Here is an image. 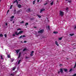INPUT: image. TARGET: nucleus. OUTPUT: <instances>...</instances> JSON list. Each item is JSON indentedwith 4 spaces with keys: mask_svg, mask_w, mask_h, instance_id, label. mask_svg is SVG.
I'll return each mask as SVG.
<instances>
[{
    "mask_svg": "<svg viewBox=\"0 0 76 76\" xmlns=\"http://www.w3.org/2000/svg\"><path fill=\"white\" fill-rule=\"evenodd\" d=\"M64 15V12L63 11H60L59 15L61 17H63V15Z\"/></svg>",
    "mask_w": 76,
    "mask_h": 76,
    "instance_id": "obj_1",
    "label": "nucleus"
},
{
    "mask_svg": "<svg viewBox=\"0 0 76 76\" xmlns=\"http://www.w3.org/2000/svg\"><path fill=\"white\" fill-rule=\"evenodd\" d=\"M44 29L38 31V33L39 34H42L44 32Z\"/></svg>",
    "mask_w": 76,
    "mask_h": 76,
    "instance_id": "obj_2",
    "label": "nucleus"
},
{
    "mask_svg": "<svg viewBox=\"0 0 76 76\" xmlns=\"http://www.w3.org/2000/svg\"><path fill=\"white\" fill-rule=\"evenodd\" d=\"M17 3V4H18V0H15V1H14L12 3L13 4L14 3Z\"/></svg>",
    "mask_w": 76,
    "mask_h": 76,
    "instance_id": "obj_3",
    "label": "nucleus"
},
{
    "mask_svg": "<svg viewBox=\"0 0 76 76\" xmlns=\"http://www.w3.org/2000/svg\"><path fill=\"white\" fill-rule=\"evenodd\" d=\"M24 37H26V36L25 35H21L19 38H23Z\"/></svg>",
    "mask_w": 76,
    "mask_h": 76,
    "instance_id": "obj_4",
    "label": "nucleus"
},
{
    "mask_svg": "<svg viewBox=\"0 0 76 76\" xmlns=\"http://www.w3.org/2000/svg\"><path fill=\"white\" fill-rule=\"evenodd\" d=\"M34 53V51H32L31 52L30 54L31 56H34V54H33Z\"/></svg>",
    "mask_w": 76,
    "mask_h": 76,
    "instance_id": "obj_5",
    "label": "nucleus"
},
{
    "mask_svg": "<svg viewBox=\"0 0 76 76\" xmlns=\"http://www.w3.org/2000/svg\"><path fill=\"white\" fill-rule=\"evenodd\" d=\"M20 51V49H18V50H16V53H17V54H18V53H19V52Z\"/></svg>",
    "mask_w": 76,
    "mask_h": 76,
    "instance_id": "obj_6",
    "label": "nucleus"
},
{
    "mask_svg": "<svg viewBox=\"0 0 76 76\" xmlns=\"http://www.w3.org/2000/svg\"><path fill=\"white\" fill-rule=\"evenodd\" d=\"M27 12H28V13L29 12H31V9L30 8H28L27 10H26Z\"/></svg>",
    "mask_w": 76,
    "mask_h": 76,
    "instance_id": "obj_7",
    "label": "nucleus"
},
{
    "mask_svg": "<svg viewBox=\"0 0 76 76\" xmlns=\"http://www.w3.org/2000/svg\"><path fill=\"white\" fill-rule=\"evenodd\" d=\"M44 10H45V9H41L40 10V13H42V12L43 11H44Z\"/></svg>",
    "mask_w": 76,
    "mask_h": 76,
    "instance_id": "obj_8",
    "label": "nucleus"
},
{
    "mask_svg": "<svg viewBox=\"0 0 76 76\" xmlns=\"http://www.w3.org/2000/svg\"><path fill=\"white\" fill-rule=\"evenodd\" d=\"M60 72L61 73H62L63 72V69L62 68H61L60 69Z\"/></svg>",
    "mask_w": 76,
    "mask_h": 76,
    "instance_id": "obj_9",
    "label": "nucleus"
},
{
    "mask_svg": "<svg viewBox=\"0 0 76 76\" xmlns=\"http://www.w3.org/2000/svg\"><path fill=\"white\" fill-rule=\"evenodd\" d=\"M55 44H56L57 46H58V45H59V44H58V42H57V41H55Z\"/></svg>",
    "mask_w": 76,
    "mask_h": 76,
    "instance_id": "obj_10",
    "label": "nucleus"
},
{
    "mask_svg": "<svg viewBox=\"0 0 76 76\" xmlns=\"http://www.w3.org/2000/svg\"><path fill=\"white\" fill-rule=\"evenodd\" d=\"M23 31H20L18 33L19 34H22Z\"/></svg>",
    "mask_w": 76,
    "mask_h": 76,
    "instance_id": "obj_11",
    "label": "nucleus"
},
{
    "mask_svg": "<svg viewBox=\"0 0 76 76\" xmlns=\"http://www.w3.org/2000/svg\"><path fill=\"white\" fill-rule=\"evenodd\" d=\"M53 4H54V1H53L51 3H50V4L51 6H53Z\"/></svg>",
    "mask_w": 76,
    "mask_h": 76,
    "instance_id": "obj_12",
    "label": "nucleus"
},
{
    "mask_svg": "<svg viewBox=\"0 0 76 76\" xmlns=\"http://www.w3.org/2000/svg\"><path fill=\"white\" fill-rule=\"evenodd\" d=\"M16 10H14V14H16Z\"/></svg>",
    "mask_w": 76,
    "mask_h": 76,
    "instance_id": "obj_13",
    "label": "nucleus"
},
{
    "mask_svg": "<svg viewBox=\"0 0 76 76\" xmlns=\"http://www.w3.org/2000/svg\"><path fill=\"white\" fill-rule=\"evenodd\" d=\"M20 55H21V53L20 52L19 53V56L18 57V58H20Z\"/></svg>",
    "mask_w": 76,
    "mask_h": 76,
    "instance_id": "obj_14",
    "label": "nucleus"
},
{
    "mask_svg": "<svg viewBox=\"0 0 76 76\" xmlns=\"http://www.w3.org/2000/svg\"><path fill=\"white\" fill-rule=\"evenodd\" d=\"M18 7L19 8H20L21 7V5L20 4L18 5Z\"/></svg>",
    "mask_w": 76,
    "mask_h": 76,
    "instance_id": "obj_15",
    "label": "nucleus"
},
{
    "mask_svg": "<svg viewBox=\"0 0 76 76\" xmlns=\"http://www.w3.org/2000/svg\"><path fill=\"white\" fill-rule=\"evenodd\" d=\"M15 34L17 35H19V33H18L17 31H16L15 32Z\"/></svg>",
    "mask_w": 76,
    "mask_h": 76,
    "instance_id": "obj_16",
    "label": "nucleus"
},
{
    "mask_svg": "<svg viewBox=\"0 0 76 76\" xmlns=\"http://www.w3.org/2000/svg\"><path fill=\"white\" fill-rule=\"evenodd\" d=\"M53 33L55 34H58V32L57 31H54Z\"/></svg>",
    "mask_w": 76,
    "mask_h": 76,
    "instance_id": "obj_17",
    "label": "nucleus"
},
{
    "mask_svg": "<svg viewBox=\"0 0 76 76\" xmlns=\"http://www.w3.org/2000/svg\"><path fill=\"white\" fill-rule=\"evenodd\" d=\"M64 72H67L68 70L67 69H64Z\"/></svg>",
    "mask_w": 76,
    "mask_h": 76,
    "instance_id": "obj_18",
    "label": "nucleus"
},
{
    "mask_svg": "<svg viewBox=\"0 0 76 76\" xmlns=\"http://www.w3.org/2000/svg\"><path fill=\"white\" fill-rule=\"evenodd\" d=\"M37 16H38V18H41V15H37Z\"/></svg>",
    "mask_w": 76,
    "mask_h": 76,
    "instance_id": "obj_19",
    "label": "nucleus"
},
{
    "mask_svg": "<svg viewBox=\"0 0 76 76\" xmlns=\"http://www.w3.org/2000/svg\"><path fill=\"white\" fill-rule=\"evenodd\" d=\"M25 26H27V25H28V23H26V24H25Z\"/></svg>",
    "mask_w": 76,
    "mask_h": 76,
    "instance_id": "obj_20",
    "label": "nucleus"
},
{
    "mask_svg": "<svg viewBox=\"0 0 76 76\" xmlns=\"http://www.w3.org/2000/svg\"><path fill=\"white\" fill-rule=\"evenodd\" d=\"M0 37H3V35L2 34H0Z\"/></svg>",
    "mask_w": 76,
    "mask_h": 76,
    "instance_id": "obj_21",
    "label": "nucleus"
},
{
    "mask_svg": "<svg viewBox=\"0 0 76 76\" xmlns=\"http://www.w3.org/2000/svg\"><path fill=\"white\" fill-rule=\"evenodd\" d=\"M14 16H12L11 17V19H13L14 18Z\"/></svg>",
    "mask_w": 76,
    "mask_h": 76,
    "instance_id": "obj_22",
    "label": "nucleus"
},
{
    "mask_svg": "<svg viewBox=\"0 0 76 76\" xmlns=\"http://www.w3.org/2000/svg\"><path fill=\"white\" fill-rule=\"evenodd\" d=\"M69 35H70V36H73V35H74V34H70Z\"/></svg>",
    "mask_w": 76,
    "mask_h": 76,
    "instance_id": "obj_23",
    "label": "nucleus"
},
{
    "mask_svg": "<svg viewBox=\"0 0 76 76\" xmlns=\"http://www.w3.org/2000/svg\"><path fill=\"white\" fill-rule=\"evenodd\" d=\"M62 39V37H60L58 38L59 40H61Z\"/></svg>",
    "mask_w": 76,
    "mask_h": 76,
    "instance_id": "obj_24",
    "label": "nucleus"
},
{
    "mask_svg": "<svg viewBox=\"0 0 76 76\" xmlns=\"http://www.w3.org/2000/svg\"><path fill=\"white\" fill-rule=\"evenodd\" d=\"M1 58L2 60L3 59V56H2V55L1 56Z\"/></svg>",
    "mask_w": 76,
    "mask_h": 76,
    "instance_id": "obj_25",
    "label": "nucleus"
},
{
    "mask_svg": "<svg viewBox=\"0 0 76 76\" xmlns=\"http://www.w3.org/2000/svg\"><path fill=\"white\" fill-rule=\"evenodd\" d=\"M21 61V60H19L18 62V64H19V63H20V61Z\"/></svg>",
    "mask_w": 76,
    "mask_h": 76,
    "instance_id": "obj_26",
    "label": "nucleus"
},
{
    "mask_svg": "<svg viewBox=\"0 0 76 76\" xmlns=\"http://www.w3.org/2000/svg\"><path fill=\"white\" fill-rule=\"evenodd\" d=\"M71 1H72V0H70L69 1H68V3H71Z\"/></svg>",
    "mask_w": 76,
    "mask_h": 76,
    "instance_id": "obj_27",
    "label": "nucleus"
},
{
    "mask_svg": "<svg viewBox=\"0 0 76 76\" xmlns=\"http://www.w3.org/2000/svg\"><path fill=\"white\" fill-rule=\"evenodd\" d=\"M15 69H16V67H15L13 68L12 69V70H15Z\"/></svg>",
    "mask_w": 76,
    "mask_h": 76,
    "instance_id": "obj_28",
    "label": "nucleus"
},
{
    "mask_svg": "<svg viewBox=\"0 0 76 76\" xmlns=\"http://www.w3.org/2000/svg\"><path fill=\"white\" fill-rule=\"evenodd\" d=\"M48 29H50V26H48Z\"/></svg>",
    "mask_w": 76,
    "mask_h": 76,
    "instance_id": "obj_29",
    "label": "nucleus"
},
{
    "mask_svg": "<svg viewBox=\"0 0 76 76\" xmlns=\"http://www.w3.org/2000/svg\"><path fill=\"white\" fill-rule=\"evenodd\" d=\"M4 36L5 38H6L7 37V35L6 34H4Z\"/></svg>",
    "mask_w": 76,
    "mask_h": 76,
    "instance_id": "obj_30",
    "label": "nucleus"
},
{
    "mask_svg": "<svg viewBox=\"0 0 76 76\" xmlns=\"http://www.w3.org/2000/svg\"><path fill=\"white\" fill-rule=\"evenodd\" d=\"M76 67V62L75 63V65L74 66V69H75V68Z\"/></svg>",
    "mask_w": 76,
    "mask_h": 76,
    "instance_id": "obj_31",
    "label": "nucleus"
},
{
    "mask_svg": "<svg viewBox=\"0 0 76 76\" xmlns=\"http://www.w3.org/2000/svg\"><path fill=\"white\" fill-rule=\"evenodd\" d=\"M12 6H13V5H11L10 7V9H12Z\"/></svg>",
    "mask_w": 76,
    "mask_h": 76,
    "instance_id": "obj_32",
    "label": "nucleus"
},
{
    "mask_svg": "<svg viewBox=\"0 0 76 76\" xmlns=\"http://www.w3.org/2000/svg\"><path fill=\"white\" fill-rule=\"evenodd\" d=\"M26 48H24L23 49V51H26Z\"/></svg>",
    "mask_w": 76,
    "mask_h": 76,
    "instance_id": "obj_33",
    "label": "nucleus"
},
{
    "mask_svg": "<svg viewBox=\"0 0 76 76\" xmlns=\"http://www.w3.org/2000/svg\"><path fill=\"white\" fill-rule=\"evenodd\" d=\"M7 56H8V58H10V56H9V54Z\"/></svg>",
    "mask_w": 76,
    "mask_h": 76,
    "instance_id": "obj_34",
    "label": "nucleus"
},
{
    "mask_svg": "<svg viewBox=\"0 0 76 76\" xmlns=\"http://www.w3.org/2000/svg\"><path fill=\"white\" fill-rule=\"evenodd\" d=\"M20 10H19L17 12V13H20Z\"/></svg>",
    "mask_w": 76,
    "mask_h": 76,
    "instance_id": "obj_35",
    "label": "nucleus"
},
{
    "mask_svg": "<svg viewBox=\"0 0 76 76\" xmlns=\"http://www.w3.org/2000/svg\"><path fill=\"white\" fill-rule=\"evenodd\" d=\"M71 71H72V69H71L69 71V72H71Z\"/></svg>",
    "mask_w": 76,
    "mask_h": 76,
    "instance_id": "obj_36",
    "label": "nucleus"
},
{
    "mask_svg": "<svg viewBox=\"0 0 76 76\" xmlns=\"http://www.w3.org/2000/svg\"><path fill=\"white\" fill-rule=\"evenodd\" d=\"M19 30H21V29L19 28L17 29V31H19Z\"/></svg>",
    "mask_w": 76,
    "mask_h": 76,
    "instance_id": "obj_37",
    "label": "nucleus"
},
{
    "mask_svg": "<svg viewBox=\"0 0 76 76\" xmlns=\"http://www.w3.org/2000/svg\"><path fill=\"white\" fill-rule=\"evenodd\" d=\"M68 9H69V8L68 7H67L66 9V10H68Z\"/></svg>",
    "mask_w": 76,
    "mask_h": 76,
    "instance_id": "obj_38",
    "label": "nucleus"
},
{
    "mask_svg": "<svg viewBox=\"0 0 76 76\" xmlns=\"http://www.w3.org/2000/svg\"><path fill=\"white\" fill-rule=\"evenodd\" d=\"M72 76H76V74H75L73 75H72Z\"/></svg>",
    "mask_w": 76,
    "mask_h": 76,
    "instance_id": "obj_39",
    "label": "nucleus"
},
{
    "mask_svg": "<svg viewBox=\"0 0 76 76\" xmlns=\"http://www.w3.org/2000/svg\"><path fill=\"white\" fill-rule=\"evenodd\" d=\"M35 1H34L33 2V4H35Z\"/></svg>",
    "mask_w": 76,
    "mask_h": 76,
    "instance_id": "obj_40",
    "label": "nucleus"
},
{
    "mask_svg": "<svg viewBox=\"0 0 76 76\" xmlns=\"http://www.w3.org/2000/svg\"><path fill=\"white\" fill-rule=\"evenodd\" d=\"M24 22V21H21V23H23Z\"/></svg>",
    "mask_w": 76,
    "mask_h": 76,
    "instance_id": "obj_41",
    "label": "nucleus"
},
{
    "mask_svg": "<svg viewBox=\"0 0 76 76\" xmlns=\"http://www.w3.org/2000/svg\"><path fill=\"white\" fill-rule=\"evenodd\" d=\"M48 4V3H46L45 4H44V5L45 6V5H46V4Z\"/></svg>",
    "mask_w": 76,
    "mask_h": 76,
    "instance_id": "obj_42",
    "label": "nucleus"
},
{
    "mask_svg": "<svg viewBox=\"0 0 76 76\" xmlns=\"http://www.w3.org/2000/svg\"><path fill=\"white\" fill-rule=\"evenodd\" d=\"M63 66V65H62V64H60L59 65L60 67H61V66Z\"/></svg>",
    "mask_w": 76,
    "mask_h": 76,
    "instance_id": "obj_43",
    "label": "nucleus"
},
{
    "mask_svg": "<svg viewBox=\"0 0 76 76\" xmlns=\"http://www.w3.org/2000/svg\"><path fill=\"white\" fill-rule=\"evenodd\" d=\"M12 36L13 37H15V34H13Z\"/></svg>",
    "mask_w": 76,
    "mask_h": 76,
    "instance_id": "obj_44",
    "label": "nucleus"
},
{
    "mask_svg": "<svg viewBox=\"0 0 76 76\" xmlns=\"http://www.w3.org/2000/svg\"><path fill=\"white\" fill-rule=\"evenodd\" d=\"M24 42V43H26V42H27V41H25L24 42Z\"/></svg>",
    "mask_w": 76,
    "mask_h": 76,
    "instance_id": "obj_45",
    "label": "nucleus"
},
{
    "mask_svg": "<svg viewBox=\"0 0 76 76\" xmlns=\"http://www.w3.org/2000/svg\"><path fill=\"white\" fill-rule=\"evenodd\" d=\"M60 73V71H58V74H59V73Z\"/></svg>",
    "mask_w": 76,
    "mask_h": 76,
    "instance_id": "obj_46",
    "label": "nucleus"
},
{
    "mask_svg": "<svg viewBox=\"0 0 76 76\" xmlns=\"http://www.w3.org/2000/svg\"><path fill=\"white\" fill-rule=\"evenodd\" d=\"M5 25H6V26H7V23H5Z\"/></svg>",
    "mask_w": 76,
    "mask_h": 76,
    "instance_id": "obj_47",
    "label": "nucleus"
},
{
    "mask_svg": "<svg viewBox=\"0 0 76 76\" xmlns=\"http://www.w3.org/2000/svg\"><path fill=\"white\" fill-rule=\"evenodd\" d=\"M9 12V10H8L7 11V13H8Z\"/></svg>",
    "mask_w": 76,
    "mask_h": 76,
    "instance_id": "obj_48",
    "label": "nucleus"
},
{
    "mask_svg": "<svg viewBox=\"0 0 76 76\" xmlns=\"http://www.w3.org/2000/svg\"><path fill=\"white\" fill-rule=\"evenodd\" d=\"M37 1L38 2H39V0H37Z\"/></svg>",
    "mask_w": 76,
    "mask_h": 76,
    "instance_id": "obj_49",
    "label": "nucleus"
},
{
    "mask_svg": "<svg viewBox=\"0 0 76 76\" xmlns=\"http://www.w3.org/2000/svg\"><path fill=\"white\" fill-rule=\"evenodd\" d=\"M12 20H13L11 19V20H10V21L11 22H12Z\"/></svg>",
    "mask_w": 76,
    "mask_h": 76,
    "instance_id": "obj_50",
    "label": "nucleus"
},
{
    "mask_svg": "<svg viewBox=\"0 0 76 76\" xmlns=\"http://www.w3.org/2000/svg\"><path fill=\"white\" fill-rule=\"evenodd\" d=\"M12 23H15V21H13Z\"/></svg>",
    "mask_w": 76,
    "mask_h": 76,
    "instance_id": "obj_51",
    "label": "nucleus"
},
{
    "mask_svg": "<svg viewBox=\"0 0 76 76\" xmlns=\"http://www.w3.org/2000/svg\"><path fill=\"white\" fill-rule=\"evenodd\" d=\"M34 28H37V27H34Z\"/></svg>",
    "mask_w": 76,
    "mask_h": 76,
    "instance_id": "obj_52",
    "label": "nucleus"
},
{
    "mask_svg": "<svg viewBox=\"0 0 76 76\" xmlns=\"http://www.w3.org/2000/svg\"><path fill=\"white\" fill-rule=\"evenodd\" d=\"M76 26L75 27L74 29H76Z\"/></svg>",
    "mask_w": 76,
    "mask_h": 76,
    "instance_id": "obj_53",
    "label": "nucleus"
},
{
    "mask_svg": "<svg viewBox=\"0 0 76 76\" xmlns=\"http://www.w3.org/2000/svg\"><path fill=\"white\" fill-rule=\"evenodd\" d=\"M26 58H28V57H26Z\"/></svg>",
    "mask_w": 76,
    "mask_h": 76,
    "instance_id": "obj_54",
    "label": "nucleus"
},
{
    "mask_svg": "<svg viewBox=\"0 0 76 76\" xmlns=\"http://www.w3.org/2000/svg\"><path fill=\"white\" fill-rule=\"evenodd\" d=\"M31 20H33V19H31Z\"/></svg>",
    "mask_w": 76,
    "mask_h": 76,
    "instance_id": "obj_55",
    "label": "nucleus"
},
{
    "mask_svg": "<svg viewBox=\"0 0 76 76\" xmlns=\"http://www.w3.org/2000/svg\"><path fill=\"white\" fill-rule=\"evenodd\" d=\"M66 1H68V0H66Z\"/></svg>",
    "mask_w": 76,
    "mask_h": 76,
    "instance_id": "obj_56",
    "label": "nucleus"
},
{
    "mask_svg": "<svg viewBox=\"0 0 76 76\" xmlns=\"http://www.w3.org/2000/svg\"><path fill=\"white\" fill-rule=\"evenodd\" d=\"M21 0H18V1H20Z\"/></svg>",
    "mask_w": 76,
    "mask_h": 76,
    "instance_id": "obj_57",
    "label": "nucleus"
},
{
    "mask_svg": "<svg viewBox=\"0 0 76 76\" xmlns=\"http://www.w3.org/2000/svg\"><path fill=\"white\" fill-rule=\"evenodd\" d=\"M11 75H13V74H11Z\"/></svg>",
    "mask_w": 76,
    "mask_h": 76,
    "instance_id": "obj_58",
    "label": "nucleus"
},
{
    "mask_svg": "<svg viewBox=\"0 0 76 76\" xmlns=\"http://www.w3.org/2000/svg\"><path fill=\"white\" fill-rule=\"evenodd\" d=\"M0 1H1V0H0Z\"/></svg>",
    "mask_w": 76,
    "mask_h": 76,
    "instance_id": "obj_59",
    "label": "nucleus"
},
{
    "mask_svg": "<svg viewBox=\"0 0 76 76\" xmlns=\"http://www.w3.org/2000/svg\"><path fill=\"white\" fill-rule=\"evenodd\" d=\"M67 59L68 60V58H67Z\"/></svg>",
    "mask_w": 76,
    "mask_h": 76,
    "instance_id": "obj_60",
    "label": "nucleus"
},
{
    "mask_svg": "<svg viewBox=\"0 0 76 76\" xmlns=\"http://www.w3.org/2000/svg\"><path fill=\"white\" fill-rule=\"evenodd\" d=\"M74 48L75 49V48Z\"/></svg>",
    "mask_w": 76,
    "mask_h": 76,
    "instance_id": "obj_61",
    "label": "nucleus"
}]
</instances>
